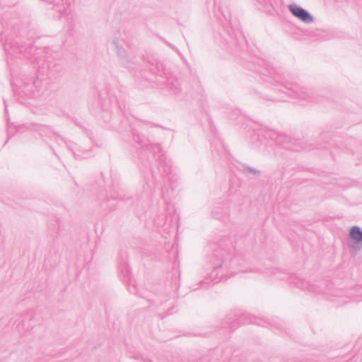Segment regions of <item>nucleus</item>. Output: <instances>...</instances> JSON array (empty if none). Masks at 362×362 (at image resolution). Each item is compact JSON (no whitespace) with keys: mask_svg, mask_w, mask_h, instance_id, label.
<instances>
[{"mask_svg":"<svg viewBox=\"0 0 362 362\" xmlns=\"http://www.w3.org/2000/svg\"><path fill=\"white\" fill-rule=\"evenodd\" d=\"M160 77L162 78L160 84H162L163 88H165L173 95L181 93V79L172 72L170 68L162 65V75L160 74Z\"/></svg>","mask_w":362,"mask_h":362,"instance_id":"9","label":"nucleus"},{"mask_svg":"<svg viewBox=\"0 0 362 362\" xmlns=\"http://www.w3.org/2000/svg\"><path fill=\"white\" fill-rule=\"evenodd\" d=\"M214 15L218 21L226 23H228L230 25V13L228 8H223V6L218 4L216 1L214 2Z\"/></svg>","mask_w":362,"mask_h":362,"instance_id":"15","label":"nucleus"},{"mask_svg":"<svg viewBox=\"0 0 362 362\" xmlns=\"http://www.w3.org/2000/svg\"><path fill=\"white\" fill-rule=\"evenodd\" d=\"M244 66L251 71L257 73L261 80L273 86L274 90L283 92L291 98L311 100L312 90L298 84L286 81L281 74L264 59L255 58L251 61L246 62Z\"/></svg>","mask_w":362,"mask_h":362,"instance_id":"3","label":"nucleus"},{"mask_svg":"<svg viewBox=\"0 0 362 362\" xmlns=\"http://www.w3.org/2000/svg\"><path fill=\"white\" fill-rule=\"evenodd\" d=\"M229 317H246V314L242 308H235L228 313Z\"/></svg>","mask_w":362,"mask_h":362,"instance_id":"20","label":"nucleus"},{"mask_svg":"<svg viewBox=\"0 0 362 362\" xmlns=\"http://www.w3.org/2000/svg\"><path fill=\"white\" fill-rule=\"evenodd\" d=\"M112 43L115 47L116 53L121 64L129 69H134L136 66L135 57H131L124 47V46L129 47L126 33L120 30L115 31L113 34Z\"/></svg>","mask_w":362,"mask_h":362,"instance_id":"7","label":"nucleus"},{"mask_svg":"<svg viewBox=\"0 0 362 362\" xmlns=\"http://www.w3.org/2000/svg\"><path fill=\"white\" fill-rule=\"evenodd\" d=\"M221 36L223 46L233 54H237L243 49L245 44V39L242 33L238 30L233 28L229 30L223 27Z\"/></svg>","mask_w":362,"mask_h":362,"instance_id":"8","label":"nucleus"},{"mask_svg":"<svg viewBox=\"0 0 362 362\" xmlns=\"http://www.w3.org/2000/svg\"><path fill=\"white\" fill-rule=\"evenodd\" d=\"M143 59L144 62L153 66V69H152V71L156 74L158 71V61L156 53L151 50H147L146 51L145 54L143 55Z\"/></svg>","mask_w":362,"mask_h":362,"instance_id":"16","label":"nucleus"},{"mask_svg":"<svg viewBox=\"0 0 362 362\" xmlns=\"http://www.w3.org/2000/svg\"><path fill=\"white\" fill-rule=\"evenodd\" d=\"M260 4L266 6L268 3V0H257Z\"/></svg>","mask_w":362,"mask_h":362,"instance_id":"26","label":"nucleus"},{"mask_svg":"<svg viewBox=\"0 0 362 362\" xmlns=\"http://www.w3.org/2000/svg\"><path fill=\"white\" fill-rule=\"evenodd\" d=\"M241 168H242V171L246 175L251 173L254 175H259L260 174L259 170H258L254 168L250 167L247 165L243 164L241 165Z\"/></svg>","mask_w":362,"mask_h":362,"instance_id":"19","label":"nucleus"},{"mask_svg":"<svg viewBox=\"0 0 362 362\" xmlns=\"http://www.w3.org/2000/svg\"><path fill=\"white\" fill-rule=\"evenodd\" d=\"M163 168L162 177L163 185L161 189L162 197L165 204V213L163 214L165 221L161 227L163 231L168 236L162 235L165 240L164 242V251L168 255L169 261L172 262L173 267L177 266L178 249L175 240H171V235H174L179 216L176 213L174 205L171 201L175 197V189L178 185L179 175L175 167L165 154L163 153L160 148V168Z\"/></svg>","mask_w":362,"mask_h":362,"instance_id":"2","label":"nucleus"},{"mask_svg":"<svg viewBox=\"0 0 362 362\" xmlns=\"http://www.w3.org/2000/svg\"><path fill=\"white\" fill-rule=\"evenodd\" d=\"M288 9L295 18L304 23L310 24L315 21L313 16L308 11L295 3L289 4Z\"/></svg>","mask_w":362,"mask_h":362,"instance_id":"12","label":"nucleus"},{"mask_svg":"<svg viewBox=\"0 0 362 362\" xmlns=\"http://www.w3.org/2000/svg\"><path fill=\"white\" fill-rule=\"evenodd\" d=\"M118 269L123 281H130L131 270L125 259L120 258Z\"/></svg>","mask_w":362,"mask_h":362,"instance_id":"17","label":"nucleus"},{"mask_svg":"<svg viewBox=\"0 0 362 362\" xmlns=\"http://www.w3.org/2000/svg\"><path fill=\"white\" fill-rule=\"evenodd\" d=\"M177 313V308L175 306L172 305L170 308L166 310L165 315H172Z\"/></svg>","mask_w":362,"mask_h":362,"instance_id":"21","label":"nucleus"},{"mask_svg":"<svg viewBox=\"0 0 362 362\" xmlns=\"http://www.w3.org/2000/svg\"><path fill=\"white\" fill-rule=\"evenodd\" d=\"M165 43H166L168 46H170V47H172V49H175L178 54H180V56L182 55L181 53L180 52V51L175 47H173L171 44L168 43L166 40H165L164 39H161Z\"/></svg>","mask_w":362,"mask_h":362,"instance_id":"25","label":"nucleus"},{"mask_svg":"<svg viewBox=\"0 0 362 362\" xmlns=\"http://www.w3.org/2000/svg\"><path fill=\"white\" fill-rule=\"evenodd\" d=\"M129 291H130V293H136V288L133 287L132 290L129 287Z\"/></svg>","mask_w":362,"mask_h":362,"instance_id":"27","label":"nucleus"},{"mask_svg":"<svg viewBox=\"0 0 362 362\" xmlns=\"http://www.w3.org/2000/svg\"><path fill=\"white\" fill-rule=\"evenodd\" d=\"M180 274L178 271L173 269L170 279L165 281L163 292L166 295L168 299H174L177 296V291L180 284Z\"/></svg>","mask_w":362,"mask_h":362,"instance_id":"10","label":"nucleus"},{"mask_svg":"<svg viewBox=\"0 0 362 362\" xmlns=\"http://www.w3.org/2000/svg\"><path fill=\"white\" fill-rule=\"evenodd\" d=\"M240 262L243 260L240 257L234 256L228 250L224 248L215 250L210 259L212 270L209 277L200 281V286L207 287L210 281L216 284L238 272H247L241 267Z\"/></svg>","mask_w":362,"mask_h":362,"instance_id":"4","label":"nucleus"},{"mask_svg":"<svg viewBox=\"0 0 362 362\" xmlns=\"http://www.w3.org/2000/svg\"><path fill=\"white\" fill-rule=\"evenodd\" d=\"M37 131L40 136L42 138H49L51 140H54L59 145H60L61 143L64 144L76 159L85 158L89 155L88 150H84L76 144L65 141L64 139L58 135L48 126H40Z\"/></svg>","mask_w":362,"mask_h":362,"instance_id":"6","label":"nucleus"},{"mask_svg":"<svg viewBox=\"0 0 362 362\" xmlns=\"http://www.w3.org/2000/svg\"><path fill=\"white\" fill-rule=\"evenodd\" d=\"M223 207L216 206L212 211L214 217L216 219H222L229 214L228 204H224Z\"/></svg>","mask_w":362,"mask_h":362,"instance_id":"18","label":"nucleus"},{"mask_svg":"<svg viewBox=\"0 0 362 362\" xmlns=\"http://www.w3.org/2000/svg\"><path fill=\"white\" fill-rule=\"evenodd\" d=\"M20 39L12 41L6 39L4 43V50L7 54V62L13 57L18 55H23L26 58H33V62L37 66V74L33 77H25L17 82L13 87L15 95L21 103L23 98H33L41 95L47 83L48 78L54 76L59 72L62 69L57 54L54 52L49 47L36 49L30 45H19Z\"/></svg>","mask_w":362,"mask_h":362,"instance_id":"1","label":"nucleus"},{"mask_svg":"<svg viewBox=\"0 0 362 362\" xmlns=\"http://www.w3.org/2000/svg\"><path fill=\"white\" fill-rule=\"evenodd\" d=\"M133 141L135 148L151 154L153 157L156 156V150L158 148L157 144H151L148 139L144 135L140 134L136 132H133Z\"/></svg>","mask_w":362,"mask_h":362,"instance_id":"11","label":"nucleus"},{"mask_svg":"<svg viewBox=\"0 0 362 362\" xmlns=\"http://www.w3.org/2000/svg\"><path fill=\"white\" fill-rule=\"evenodd\" d=\"M0 40H1V41H2V40H3V34H1V35Z\"/></svg>","mask_w":362,"mask_h":362,"instance_id":"30","label":"nucleus"},{"mask_svg":"<svg viewBox=\"0 0 362 362\" xmlns=\"http://www.w3.org/2000/svg\"><path fill=\"white\" fill-rule=\"evenodd\" d=\"M150 170H151V171H153V170H152V168H151V167H150ZM152 177H154V174H153V172H152Z\"/></svg>","mask_w":362,"mask_h":362,"instance_id":"29","label":"nucleus"},{"mask_svg":"<svg viewBox=\"0 0 362 362\" xmlns=\"http://www.w3.org/2000/svg\"><path fill=\"white\" fill-rule=\"evenodd\" d=\"M4 105H5V112L6 114L8 113V110H7V106H6V102L4 101Z\"/></svg>","mask_w":362,"mask_h":362,"instance_id":"28","label":"nucleus"},{"mask_svg":"<svg viewBox=\"0 0 362 362\" xmlns=\"http://www.w3.org/2000/svg\"><path fill=\"white\" fill-rule=\"evenodd\" d=\"M260 135L266 139H269L274 141L276 145L288 150L299 151L305 149L303 143L300 140L291 139L285 134L279 133L267 127L261 129Z\"/></svg>","mask_w":362,"mask_h":362,"instance_id":"5","label":"nucleus"},{"mask_svg":"<svg viewBox=\"0 0 362 362\" xmlns=\"http://www.w3.org/2000/svg\"><path fill=\"white\" fill-rule=\"evenodd\" d=\"M351 153L353 155L357 153L359 156H361L362 155V144H358V148L356 149V151L352 150Z\"/></svg>","mask_w":362,"mask_h":362,"instance_id":"23","label":"nucleus"},{"mask_svg":"<svg viewBox=\"0 0 362 362\" xmlns=\"http://www.w3.org/2000/svg\"><path fill=\"white\" fill-rule=\"evenodd\" d=\"M291 284L295 286L309 292L318 293L321 292L320 288L318 285L310 283V281L300 279L299 277H293L291 280Z\"/></svg>","mask_w":362,"mask_h":362,"instance_id":"14","label":"nucleus"},{"mask_svg":"<svg viewBox=\"0 0 362 362\" xmlns=\"http://www.w3.org/2000/svg\"><path fill=\"white\" fill-rule=\"evenodd\" d=\"M163 129V131H164V135L166 136L168 139H169V141L170 142L172 140H173V132L170 130H168V129H165L164 128Z\"/></svg>","mask_w":362,"mask_h":362,"instance_id":"22","label":"nucleus"},{"mask_svg":"<svg viewBox=\"0 0 362 362\" xmlns=\"http://www.w3.org/2000/svg\"><path fill=\"white\" fill-rule=\"evenodd\" d=\"M351 241L348 243L349 247L359 251L362 248V229L358 226H354L349 230Z\"/></svg>","mask_w":362,"mask_h":362,"instance_id":"13","label":"nucleus"},{"mask_svg":"<svg viewBox=\"0 0 362 362\" xmlns=\"http://www.w3.org/2000/svg\"><path fill=\"white\" fill-rule=\"evenodd\" d=\"M233 182L234 180L232 179L230 180V187H229V192L230 194L235 193L236 192V189H233Z\"/></svg>","mask_w":362,"mask_h":362,"instance_id":"24","label":"nucleus"}]
</instances>
